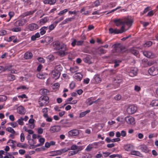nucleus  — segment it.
<instances>
[{
  "label": "nucleus",
  "instance_id": "1",
  "mask_svg": "<svg viewBox=\"0 0 158 158\" xmlns=\"http://www.w3.org/2000/svg\"><path fill=\"white\" fill-rule=\"evenodd\" d=\"M113 22L115 23L116 26L118 27L121 25L124 26L125 24L128 25H131L133 23V21L128 18H126L123 19H115L113 20Z\"/></svg>",
  "mask_w": 158,
  "mask_h": 158
},
{
  "label": "nucleus",
  "instance_id": "2",
  "mask_svg": "<svg viewBox=\"0 0 158 158\" xmlns=\"http://www.w3.org/2000/svg\"><path fill=\"white\" fill-rule=\"evenodd\" d=\"M49 98L47 96H41L39 99L38 102L40 107L46 106L49 102Z\"/></svg>",
  "mask_w": 158,
  "mask_h": 158
},
{
  "label": "nucleus",
  "instance_id": "3",
  "mask_svg": "<svg viewBox=\"0 0 158 158\" xmlns=\"http://www.w3.org/2000/svg\"><path fill=\"white\" fill-rule=\"evenodd\" d=\"M124 28L125 26H122L120 30L116 29H114L112 28H110L109 29V31L110 34H121L128 30V29L124 30Z\"/></svg>",
  "mask_w": 158,
  "mask_h": 158
},
{
  "label": "nucleus",
  "instance_id": "4",
  "mask_svg": "<svg viewBox=\"0 0 158 158\" xmlns=\"http://www.w3.org/2000/svg\"><path fill=\"white\" fill-rule=\"evenodd\" d=\"M116 52L122 53L125 51V48L120 44H114L113 46Z\"/></svg>",
  "mask_w": 158,
  "mask_h": 158
},
{
  "label": "nucleus",
  "instance_id": "5",
  "mask_svg": "<svg viewBox=\"0 0 158 158\" xmlns=\"http://www.w3.org/2000/svg\"><path fill=\"white\" fill-rule=\"evenodd\" d=\"M137 110V108L134 105H131L127 108V110L129 114H133L135 113Z\"/></svg>",
  "mask_w": 158,
  "mask_h": 158
},
{
  "label": "nucleus",
  "instance_id": "6",
  "mask_svg": "<svg viewBox=\"0 0 158 158\" xmlns=\"http://www.w3.org/2000/svg\"><path fill=\"white\" fill-rule=\"evenodd\" d=\"M148 72L150 75L156 76L158 74V68L152 66L149 69Z\"/></svg>",
  "mask_w": 158,
  "mask_h": 158
},
{
  "label": "nucleus",
  "instance_id": "7",
  "mask_svg": "<svg viewBox=\"0 0 158 158\" xmlns=\"http://www.w3.org/2000/svg\"><path fill=\"white\" fill-rule=\"evenodd\" d=\"M143 54L147 57L152 59L156 57L155 54L150 51H145L143 52Z\"/></svg>",
  "mask_w": 158,
  "mask_h": 158
},
{
  "label": "nucleus",
  "instance_id": "8",
  "mask_svg": "<svg viewBox=\"0 0 158 158\" xmlns=\"http://www.w3.org/2000/svg\"><path fill=\"white\" fill-rule=\"evenodd\" d=\"M62 44L60 43V42L58 41H55L52 43L54 49L56 50H60Z\"/></svg>",
  "mask_w": 158,
  "mask_h": 158
},
{
  "label": "nucleus",
  "instance_id": "9",
  "mask_svg": "<svg viewBox=\"0 0 158 158\" xmlns=\"http://www.w3.org/2000/svg\"><path fill=\"white\" fill-rule=\"evenodd\" d=\"M61 129V128L60 126L55 125L51 127L49 129V131L51 133L56 132L59 131Z\"/></svg>",
  "mask_w": 158,
  "mask_h": 158
},
{
  "label": "nucleus",
  "instance_id": "10",
  "mask_svg": "<svg viewBox=\"0 0 158 158\" xmlns=\"http://www.w3.org/2000/svg\"><path fill=\"white\" fill-rule=\"evenodd\" d=\"M128 72L130 76L133 77L137 74V69L136 67H132L130 68V71Z\"/></svg>",
  "mask_w": 158,
  "mask_h": 158
},
{
  "label": "nucleus",
  "instance_id": "11",
  "mask_svg": "<svg viewBox=\"0 0 158 158\" xmlns=\"http://www.w3.org/2000/svg\"><path fill=\"white\" fill-rule=\"evenodd\" d=\"M125 120L127 123L129 124H134L135 123L134 118L130 116L125 117Z\"/></svg>",
  "mask_w": 158,
  "mask_h": 158
},
{
  "label": "nucleus",
  "instance_id": "12",
  "mask_svg": "<svg viewBox=\"0 0 158 158\" xmlns=\"http://www.w3.org/2000/svg\"><path fill=\"white\" fill-rule=\"evenodd\" d=\"M60 73L57 72L56 70H53L51 73V75L52 77L55 79H58L60 77Z\"/></svg>",
  "mask_w": 158,
  "mask_h": 158
},
{
  "label": "nucleus",
  "instance_id": "13",
  "mask_svg": "<svg viewBox=\"0 0 158 158\" xmlns=\"http://www.w3.org/2000/svg\"><path fill=\"white\" fill-rule=\"evenodd\" d=\"M66 49V46L64 44H62L61 45V48L58 52L60 56H64L65 55V51Z\"/></svg>",
  "mask_w": 158,
  "mask_h": 158
},
{
  "label": "nucleus",
  "instance_id": "14",
  "mask_svg": "<svg viewBox=\"0 0 158 158\" xmlns=\"http://www.w3.org/2000/svg\"><path fill=\"white\" fill-rule=\"evenodd\" d=\"M79 134L78 130L73 129L71 130L68 132L69 135L70 136H75L78 135Z\"/></svg>",
  "mask_w": 158,
  "mask_h": 158
},
{
  "label": "nucleus",
  "instance_id": "15",
  "mask_svg": "<svg viewBox=\"0 0 158 158\" xmlns=\"http://www.w3.org/2000/svg\"><path fill=\"white\" fill-rule=\"evenodd\" d=\"M38 25L35 23H33L30 24L28 25V28L30 31H34L38 29Z\"/></svg>",
  "mask_w": 158,
  "mask_h": 158
},
{
  "label": "nucleus",
  "instance_id": "16",
  "mask_svg": "<svg viewBox=\"0 0 158 158\" xmlns=\"http://www.w3.org/2000/svg\"><path fill=\"white\" fill-rule=\"evenodd\" d=\"M91 57L90 55H85V56L83 59V61L86 63H88L89 64H91L92 62L90 61V59Z\"/></svg>",
  "mask_w": 158,
  "mask_h": 158
},
{
  "label": "nucleus",
  "instance_id": "17",
  "mask_svg": "<svg viewBox=\"0 0 158 158\" xmlns=\"http://www.w3.org/2000/svg\"><path fill=\"white\" fill-rule=\"evenodd\" d=\"M83 77L82 75L80 73H76L74 76V79L77 81H80Z\"/></svg>",
  "mask_w": 158,
  "mask_h": 158
},
{
  "label": "nucleus",
  "instance_id": "18",
  "mask_svg": "<svg viewBox=\"0 0 158 158\" xmlns=\"http://www.w3.org/2000/svg\"><path fill=\"white\" fill-rule=\"evenodd\" d=\"M49 20V18L47 17H46L44 18L41 19L38 22L40 25H43L47 22Z\"/></svg>",
  "mask_w": 158,
  "mask_h": 158
},
{
  "label": "nucleus",
  "instance_id": "19",
  "mask_svg": "<svg viewBox=\"0 0 158 158\" xmlns=\"http://www.w3.org/2000/svg\"><path fill=\"white\" fill-rule=\"evenodd\" d=\"M101 81V79L100 78L99 75H95L92 80L93 82L95 84L99 83Z\"/></svg>",
  "mask_w": 158,
  "mask_h": 158
},
{
  "label": "nucleus",
  "instance_id": "20",
  "mask_svg": "<svg viewBox=\"0 0 158 158\" xmlns=\"http://www.w3.org/2000/svg\"><path fill=\"white\" fill-rule=\"evenodd\" d=\"M128 51L135 55H137L139 53V51L135 48H132L128 50Z\"/></svg>",
  "mask_w": 158,
  "mask_h": 158
},
{
  "label": "nucleus",
  "instance_id": "21",
  "mask_svg": "<svg viewBox=\"0 0 158 158\" xmlns=\"http://www.w3.org/2000/svg\"><path fill=\"white\" fill-rule=\"evenodd\" d=\"M140 149L143 152L147 153L149 151L148 149V148L146 145H143L140 146Z\"/></svg>",
  "mask_w": 158,
  "mask_h": 158
},
{
  "label": "nucleus",
  "instance_id": "22",
  "mask_svg": "<svg viewBox=\"0 0 158 158\" xmlns=\"http://www.w3.org/2000/svg\"><path fill=\"white\" fill-rule=\"evenodd\" d=\"M33 55L30 52H26L24 54V58L26 59H31Z\"/></svg>",
  "mask_w": 158,
  "mask_h": 158
},
{
  "label": "nucleus",
  "instance_id": "23",
  "mask_svg": "<svg viewBox=\"0 0 158 158\" xmlns=\"http://www.w3.org/2000/svg\"><path fill=\"white\" fill-rule=\"evenodd\" d=\"M56 2V0H44V3L45 4H49L50 5H53Z\"/></svg>",
  "mask_w": 158,
  "mask_h": 158
},
{
  "label": "nucleus",
  "instance_id": "24",
  "mask_svg": "<svg viewBox=\"0 0 158 158\" xmlns=\"http://www.w3.org/2000/svg\"><path fill=\"white\" fill-rule=\"evenodd\" d=\"M36 11L35 10L33 11H27L22 15V16L25 17L33 14Z\"/></svg>",
  "mask_w": 158,
  "mask_h": 158
},
{
  "label": "nucleus",
  "instance_id": "25",
  "mask_svg": "<svg viewBox=\"0 0 158 158\" xmlns=\"http://www.w3.org/2000/svg\"><path fill=\"white\" fill-rule=\"evenodd\" d=\"M48 27H45L44 26L43 27H41L40 30V34L43 35L44 34L46 33V31L48 29Z\"/></svg>",
  "mask_w": 158,
  "mask_h": 158
},
{
  "label": "nucleus",
  "instance_id": "26",
  "mask_svg": "<svg viewBox=\"0 0 158 158\" xmlns=\"http://www.w3.org/2000/svg\"><path fill=\"white\" fill-rule=\"evenodd\" d=\"M37 77L40 79H44L46 77V75L42 72H40L37 74Z\"/></svg>",
  "mask_w": 158,
  "mask_h": 158
},
{
  "label": "nucleus",
  "instance_id": "27",
  "mask_svg": "<svg viewBox=\"0 0 158 158\" xmlns=\"http://www.w3.org/2000/svg\"><path fill=\"white\" fill-rule=\"evenodd\" d=\"M20 101L23 102H26L28 101L27 99L28 97L25 94H23L20 95Z\"/></svg>",
  "mask_w": 158,
  "mask_h": 158
},
{
  "label": "nucleus",
  "instance_id": "28",
  "mask_svg": "<svg viewBox=\"0 0 158 158\" xmlns=\"http://www.w3.org/2000/svg\"><path fill=\"white\" fill-rule=\"evenodd\" d=\"M45 141V139L43 138H40L39 139V141L40 142V143L37 144H36L35 145V147H37L40 146H42L44 143Z\"/></svg>",
  "mask_w": 158,
  "mask_h": 158
},
{
  "label": "nucleus",
  "instance_id": "29",
  "mask_svg": "<svg viewBox=\"0 0 158 158\" xmlns=\"http://www.w3.org/2000/svg\"><path fill=\"white\" fill-rule=\"evenodd\" d=\"M24 17L20 16V25H24L27 22V19L26 18H24Z\"/></svg>",
  "mask_w": 158,
  "mask_h": 158
},
{
  "label": "nucleus",
  "instance_id": "30",
  "mask_svg": "<svg viewBox=\"0 0 158 158\" xmlns=\"http://www.w3.org/2000/svg\"><path fill=\"white\" fill-rule=\"evenodd\" d=\"M131 154L140 157H142V154L138 151H133L131 152Z\"/></svg>",
  "mask_w": 158,
  "mask_h": 158
},
{
  "label": "nucleus",
  "instance_id": "31",
  "mask_svg": "<svg viewBox=\"0 0 158 158\" xmlns=\"http://www.w3.org/2000/svg\"><path fill=\"white\" fill-rule=\"evenodd\" d=\"M74 19V17H73L71 18H67L63 21L62 22V23L63 24H65L68 23L69 22L73 20Z\"/></svg>",
  "mask_w": 158,
  "mask_h": 158
},
{
  "label": "nucleus",
  "instance_id": "32",
  "mask_svg": "<svg viewBox=\"0 0 158 158\" xmlns=\"http://www.w3.org/2000/svg\"><path fill=\"white\" fill-rule=\"evenodd\" d=\"M40 37V35L39 32L36 33L35 35H33L31 37V40H32L34 41L36 40L37 38H39Z\"/></svg>",
  "mask_w": 158,
  "mask_h": 158
},
{
  "label": "nucleus",
  "instance_id": "33",
  "mask_svg": "<svg viewBox=\"0 0 158 158\" xmlns=\"http://www.w3.org/2000/svg\"><path fill=\"white\" fill-rule=\"evenodd\" d=\"M70 70L72 73H74L78 71V68L77 66H74L70 68Z\"/></svg>",
  "mask_w": 158,
  "mask_h": 158
},
{
  "label": "nucleus",
  "instance_id": "34",
  "mask_svg": "<svg viewBox=\"0 0 158 158\" xmlns=\"http://www.w3.org/2000/svg\"><path fill=\"white\" fill-rule=\"evenodd\" d=\"M115 83H119L122 81V78L120 77H116L114 79Z\"/></svg>",
  "mask_w": 158,
  "mask_h": 158
},
{
  "label": "nucleus",
  "instance_id": "35",
  "mask_svg": "<svg viewBox=\"0 0 158 158\" xmlns=\"http://www.w3.org/2000/svg\"><path fill=\"white\" fill-rule=\"evenodd\" d=\"M15 76L13 74H8L7 76V79L9 81H13L15 79Z\"/></svg>",
  "mask_w": 158,
  "mask_h": 158
},
{
  "label": "nucleus",
  "instance_id": "36",
  "mask_svg": "<svg viewBox=\"0 0 158 158\" xmlns=\"http://www.w3.org/2000/svg\"><path fill=\"white\" fill-rule=\"evenodd\" d=\"M150 104L153 106H158V100H152Z\"/></svg>",
  "mask_w": 158,
  "mask_h": 158
},
{
  "label": "nucleus",
  "instance_id": "37",
  "mask_svg": "<svg viewBox=\"0 0 158 158\" xmlns=\"http://www.w3.org/2000/svg\"><path fill=\"white\" fill-rule=\"evenodd\" d=\"M56 25L54 24V22L53 24H51L49 25L48 28L49 29L48 32H50L51 31L54 29Z\"/></svg>",
  "mask_w": 158,
  "mask_h": 158
},
{
  "label": "nucleus",
  "instance_id": "38",
  "mask_svg": "<svg viewBox=\"0 0 158 158\" xmlns=\"http://www.w3.org/2000/svg\"><path fill=\"white\" fill-rule=\"evenodd\" d=\"M88 102H87V104L88 105L90 106L96 102L97 100L92 101V99L91 98H89L88 99Z\"/></svg>",
  "mask_w": 158,
  "mask_h": 158
},
{
  "label": "nucleus",
  "instance_id": "39",
  "mask_svg": "<svg viewBox=\"0 0 158 158\" xmlns=\"http://www.w3.org/2000/svg\"><path fill=\"white\" fill-rule=\"evenodd\" d=\"M40 92L42 94L46 95L49 92V91L46 89H44L40 90Z\"/></svg>",
  "mask_w": 158,
  "mask_h": 158
},
{
  "label": "nucleus",
  "instance_id": "40",
  "mask_svg": "<svg viewBox=\"0 0 158 158\" xmlns=\"http://www.w3.org/2000/svg\"><path fill=\"white\" fill-rule=\"evenodd\" d=\"M6 131L9 132L12 134H15V131L11 127H8L6 129Z\"/></svg>",
  "mask_w": 158,
  "mask_h": 158
},
{
  "label": "nucleus",
  "instance_id": "41",
  "mask_svg": "<svg viewBox=\"0 0 158 158\" xmlns=\"http://www.w3.org/2000/svg\"><path fill=\"white\" fill-rule=\"evenodd\" d=\"M78 152V151H69V152L68 156H69L77 154Z\"/></svg>",
  "mask_w": 158,
  "mask_h": 158
},
{
  "label": "nucleus",
  "instance_id": "42",
  "mask_svg": "<svg viewBox=\"0 0 158 158\" xmlns=\"http://www.w3.org/2000/svg\"><path fill=\"white\" fill-rule=\"evenodd\" d=\"M54 70H56L57 72L60 73L62 71V67L60 65H57L56 66Z\"/></svg>",
  "mask_w": 158,
  "mask_h": 158
},
{
  "label": "nucleus",
  "instance_id": "43",
  "mask_svg": "<svg viewBox=\"0 0 158 158\" xmlns=\"http://www.w3.org/2000/svg\"><path fill=\"white\" fill-rule=\"evenodd\" d=\"M52 38L48 36L46 37L44 40L47 43H49L50 42L52 41Z\"/></svg>",
  "mask_w": 158,
  "mask_h": 158
},
{
  "label": "nucleus",
  "instance_id": "44",
  "mask_svg": "<svg viewBox=\"0 0 158 158\" xmlns=\"http://www.w3.org/2000/svg\"><path fill=\"white\" fill-rule=\"evenodd\" d=\"M68 11V10L67 9H65L61 11H60L58 13V15H62L64 14L65 13H66Z\"/></svg>",
  "mask_w": 158,
  "mask_h": 158
},
{
  "label": "nucleus",
  "instance_id": "45",
  "mask_svg": "<svg viewBox=\"0 0 158 158\" xmlns=\"http://www.w3.org/2000/svg\"><path fill=\"white\" fill-rule=\"evenodd\" d=\"M28 142L30 145H31L30 147H31L34 146L33 145L35 143V142H34V140L32 139H30L28 141Z\"/></svg>",
  "mask_w": 158,
  "mask_h": 158
},
{
  "label": "nucleus",
  "instance_id": "46",
  "mask_svg": "<svg viewBox=\"0 0 158 158\" xmlns=\"http://www.w3.org/2000/svg\"><path fill=\"white\" fill-rule=\"evenodd\" d=\"M106 51L103 49L100 48L98 50V54H104L106 53Z\"/></svg>",
  "mask_w": 158,
  "mask_h": 158
},
{
  "label": "nucleus",
  "instance_id": "47",
  "mask_svg": "<svg viewBox=\"0 0 158 158\" xmlns=\"http://www.w3.org/2000/svg\"><path fill=\"white\" fill-rule=\"evenodd\" d=\"M131 147L129 144H126L124 146V149L127 151H129L131 150Z\"/></svg>",
  "mask_w": 158,
  "mask_h": 158
},
{
  "label": "nucleus",
  "instance_id": "48",
  "mask_svg": "<svg viewBox=\"0 0 158 158\" xmlns=\"http://www.w3.org/2000/svg\"><path fill=\"white\" fill-rule=\"evenodd\" d=\"M8 124L11 125L13 128L15 127L18 125L17 123L16 122L10 123H8Z\"/></svg>",
  "mask_w": 158,
  "mask_h": 158
},
{
  "label": "nucleus",
  "instance_id": "49",
  "mask_svg": "<svg viewBox=\"0 0 158 158\" xmlns=\"http://www.w3.org/2000/svg\"><path fill=\"white\" fill-rule=\"evenodd\" d=\"M26 112V110L24 107L20 106V114H24Z\"/></svg>",
  "mask_w": 158,
  "mask_h": 158
},
{
  "label": "nucleus",
  "instance_id": "50",
  "mask_svg": "<svg viewBox=\"0 0 158 158\" xmlns=\"http://www.w3.org/2000/svg\"><path fill=\"white\" fill-rule=\"evenodd\" d=\"M64 19V17L62 16L60 18H59V19H57V20H56L54 23V24H56V25H57V24L61 21L62 20Z\"/></svg>",
  "mask_w": 158,
  "mask_h": 158
},
{
  "label": "nucleus",
  "instance_id": "51",
  "mask_svg": "<svg viewBox=\"0 0 158 158\" xmlns=\"http://www.w3.org/2000/svg\"><path fill=\"white\" fill-rule=\"evenodd\" d=\"M101 2V0H97L94 2V5L96 6H98Z\"/></svg>",
  "mask_w": 158,
  "mask_h": 158
},
{
  "label": "nucleus",
  "instance_id": "52",
  "mask_svg": "<svg viewBox=\"0 0 158 158\" xmlns=\"http://www.w3.org/2000/svg\"><path fill=\"white\" fill-rule=\"evenodd\" d=\"M70 150V148H64L62 149H60L61 154L62 153H64Z\"/></svg>",
  "mask_w": 158,
  "mask_h": 158
},
{
  "label": "nucleus",
  "instance_id": "53",
  "mask_svg": "<svg viewBox=\"0 0 158 158\" xmlns=\"http://www.w3.org/2000/svg\"><path fill=\"white\" fill-rule=\"evenodd\" d=\"M156 62L154 60H151L148 61L147 62V64L148 66H150L154 64Z\"/></svg>",
  "mask_w": 158,
  "mask_h": 158
},
{
  "label": "nucleus",
  "instance_id": "54",
  "mask_svg": "<svg viewBox=\"0 0 158 158\" xmlns=\"http://www.w3.org/2000/svg\"><path fill=\"white\" fill-rule=\"evenodd\" d=\"M72 40V41L71 43V45L73 46L74 47L76 45H77V40L75 39H73Z\"/></svg>",
  "mask_w": 158,
  "mask_h": 158
},
{
  "label": "nucleus",
  "instance_id": "55",
  "mask_svg": "<svg viewBox=\"0 0 158 158\" xmlns=\"http://www.w3.org/2000/svg\"><path fill=\"white\" fill-rule=\"evenodd\" d=\"M84 43V41L83 40L77 41V45L78 46L81 45Z\"/></svg>",
  "mask_w": 158,
  "mask_h": 158
},
{
  "label": "nucleus",
  "instance_id": "56",
  "mask_svg": "<svg viewBox=\"0 0 158 158\" xmlns=\"http://www.w3.org/2000/svg\"><path fill=\"white\" fill-rule=\"evenodd\" d=\"M78 149V146L75 145H73L71 147V149L72 150H75Z\"/></svg>",
  "mask_w": 158,
  "mask_h": 158
},
{
  "label": "nucleus",
  "instance_id": "57",
  "mask_svg": "<svg viewBox=\"0 0 158 158\" xmlns=\"http://www.w3.org/2000/svg\"><path fill=\"white\" fill-rule=\"evenodd\" d=\"M37 60L39 62L41 63H43L45 62L44 59L42 57H39L37 58Z\"/></svg>",
  "mask_w": 158,
  "mask_h": 158
},
{
  "label": "nucleus",
  "instance_id": "58",
  "mask_svg": "<svg viewBox=\"0 0 158 158\" xmlns=\"http://www.w3.org/2000/svg\"><path fill=\"white\" fill-rule=\"evenodd\" d=\"M75 86V83L72 81L71 82V83L70 84L69 86L70 88L71 89H73Z\"/></svg>",
  "mask_w": 158,
  "mask_h": 158
},
{
  "label": "nucleus",
  "instance_id": "59",
  "mask_svg": "<svg viewBox=\"0 0 158 158\" xmlns=\"http://www.w3.org/2000/svg\"><path fill=\"white\" fill-rule=\"evenodd\" d=\"M12 31L14 32L19 31H20V27H17L14 28L12 29Z\"/></svg>",
  "mask_w": 158,
  "mask_h": 158
},
{
  "label": "nucleus",
  "instance_id": "60",
  "mask_svg": "<svg viewBox=\"0 0 158 158\" xmlns=\"http://www.w3.org/2000/svg\"><path fill=\"white\" fill-rule=\"evenodd\" d=\"M6 31L5 30H1L0 31V35H4L6 34Z\"/></svg>",
  "mask_w": 158,
  "mask_h": 158
},
{
  "label": "nucleus",
  "instance_id": "61",
  "mask_svg": "<svg viewBox=\"0 0 158 158\" xmlns=\"http://www.w3.org/2000/svg\"><path fill=\"white\" fill-rule=\"evenodd\" d=\"M134 90L138 92L140 90V87L137 85H135L134 87Z\"/></svg>",
  "mask_w": 158,
  "mask_h": 158
},
{
  "label": "nucleus",
  "instance_id": "62",
  "mask_svg": "<svg viewBox=\"0 0 158 158\" xmlns=\"http://www.w3.org/2000/svg\"><path fill=\"white\" fill-rule=\"evenodd\" d=\"M15 38V36H12L10 37L7 40V41L8 42H10L12 40L14 39Z\"/></svg>",
  "mask_w": 158,
  "mask_h": 158
},
{
  "label": "nucleus",
  "instance_id": "63",
  "mask_svg": "<svg viewBox=\"0 0 158 158\" xmlns=\"http://www.w3.org/2000/svg\"><path fill=\"white\" fill-rule=\"evenodd\" d=\"M92 148V147L89 144L87 146V148L85 149V150L87 151H89L91 150Z\"/></svg>",
  "mask_w": 158,
  "mask_h": 158
},
{
  "label": "nucleus",
  "instance_id": "64",
  "mask_svg": "<svg viewBox=\"0 0 158 158\" xmlns=\"http://www.w3.org/2000/svg\"><path fill=\"white\" fill-rule=\"evenodd\" d=\"M82 158H91V156L89 154H87L83 156Z\"/></svg>",
  "mask_w": 158,
  "mask_h": 158
}]
</instances>
